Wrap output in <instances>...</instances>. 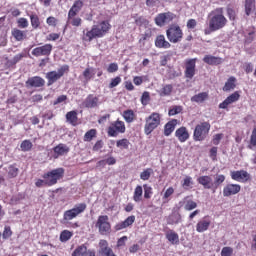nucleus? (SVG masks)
<instances>
[{
  "mask_svg": "<svg viewBox=\"0 0 256 256\" xmlns=\"http://www.w3.org/2000/svg\"><path fill=\"white\" fill-rule=\"evenodd\" d=\"M226 12H227V15H228L230 21H235V19L237 17V12H235V9H233L231 7H227Z\"/></svg>",
  "mask_w": 256,
  "mask_h": 256,
  "instance_id": "obj_56",
  "label": "nucleus"
},
{
  "mask_svg": "<svg viewBox=\"0 0 256 256\" xmlns=\"http://www.w3.org/2000/svg\"><path fill=\"white\" fill-rule=\"evenodd\" d=\"M166 239L172 244V245H177L179 244V234H177L173 230H169L166 232Z\"/></svg>",
  "mask_w": 256,
  "mask_h": 256,
  "instance_id": "obj_31",
  "label": "nucleus"
},
{
  "mask_svg": "<svg viewBox=\"0 0 256 256\" xmlns=\"http://www.w3.org/2000/svg\"><path fill=\"white\" fill-rule=\"evenodd\" d=\"M241 95L239 92H234L230 96H228L222 103L219 104L220 109H227L229 105H233V103H237L239 101Z\"/></svg>",
  "mask_w": 256,
  "mask_h": 256,
  "instance_id": "obj_16",
  "label": "nucleus"
},
{
  "mask_svg": "<svg viewBox=\"0 0 256 256\" xmlns=\"http://www.w3.org/2000/svg\"><path fill=\"white\" fill-rule=\"evenodd\" d=\"M121 83V77L117 76L113 79H111V82L109 84V89H113L114 87H117Z\"/></svg>",
  "mask_w": 256,
  "mask_h": 256,
  "instance_id": "obj_61",
  "label": "nucleus"
},
{
  "mask_svg": "<svg viewBox=\"0 0 256 256\" xmlns=\"http://www.w3.org/2000/svg\"><path fill=\"white\" fill-rule=\"evenodd\" d=\"M151 35H152L151 29H147L145 33L141 34L139 38L140 45L145 46V42L148 41V39H151Z\"/></svg>",
  "mask_w": 256,
  "mask_h": 256,
  "instance_id": "obj_43",
  "label": "nucleus"
},
{
  "mask_svg": "<svg viewBox=\"0 0 256 256\" xmlns=\"http://www.w3.org/2000/svg\"><path fill=\"white\" fill-rule=\"evenodd\" d=\"M27 87H43L45 80L39 76H34L26 81Z\"/></svg>",
  "mask_w": 256,
  "mask_h": 256,
  "instance_id": "obj_24",
  "label": "nucleus"
},
{
  "mask_svg": "<svg viewBox=\"0 0 256 256\" xmlns=\"http://www.w3.org/2000/svg\"><path fill=\"white\" fill-rule=\"evenodd\" d=\"M96 227L99 229V233L101 235H108V233H111V223H109V216H99Z\"/></svg>",
  "mask_w": 256,
  "mask_h": 256,
  "instance_id": "obj_10",
  "label": "nucleus"
},
{
  "mask_svg": "<svg viewBox=\"0 0 256 256\" xmlns=\"http://www.w3.org/2000/svg\"><path fill=\"white\" fill-rule=\"evenodd\" d=\"M71 256H96L95 250L87 248V245L81 244L75 248Z\"/></svg>",
  "mask_w": 256,
  "mask_h": 256,
  "instance_id": "obj_14",
  "label": "nucleus"
},
{
  "mask_svg": "<svg viewBox=\"0 0 256 256\" xmlns=\"http://www.w3.org/2000/svg\"><path fill=\"white\" fill-rule=\"evenodd\" d=\"M221 256H233V248L226 246L221 250Z\"/></svg>",
  "mask_w": 256,
  "mask_h": 256,
  "instance_id": "obj_59",
  "label": "nucleus"
},
{
  "mask_svg": "<svg viewBox=\"0 0 256 256\" xmlns=\"http://www.w3.org/2000/svg\"><path fill=\"white\" fill-rule=\"evenodd\" d=\"M144 199H151L153 197V188L147 184L143 185Z\"/></svg>",
  "mask_w": 256,
  "mask_h": 256,
  "instance_id": "obj_52",
  "label": "nucleus"
},
{
  "mask_svg": "<svg viewBox=\"0 0 256 256\" xmlns=\"http://www.w3.org/2000/svg\"><path fill=\"white\" fill-rule=\"evenodd\" d=\"M81 9H83V1H81V0L75 1L68 12L69 17H77V15H78L79 11H81Z\"/></svg>",
  "mask_w": 256,
  "mask_h": 256,
  "instance_id": "obj_26",
  "label": "nucleus"
},
{
  "mask_svg": "<svg viewBox=\"0 0 256 256\" xmlns=\"http://www.w3.org/2000/svg\"><path fill=\"white\" fill-rule=\"evenodd\" d=\"M149 101H151V96L149 92H143L141 96V103L142 105H149Z\"/></svg>",
  "mask_w": 256,
  "mask_h": 256,
  "instance_id": "obj_58",
  "label": "nucleus"
},
{
  "mask_svg": "<svg viewBox=\"0 0 256 256\" xmlns=\"http://www.w3.org/2000/svg\"><path fill=\"white\" fill-rule=\"evenodd\" d=\"M224 182H225V175L223 174L216 175L214 180V186L219 187V185H221V183H224Z\"/></svg>",
  "mask_w": 256,
  "mask_h": 256,
  "instance_id": "obj_60",
  "label": "nucleus"
},
{
  "mask_svg": "<svg viewBox=\"0 0 256 256\" xmlns=\"http://www.w3.org/2000/svg\"><path fill=\"white\" fill-rule=\"evenodd\" d=\"M225 10L223 8H216L208 14V28L204 30V35H211L215 31L223 29L228 21L225 17Z\"/></svg>",
  "mask_w": 256,
  "mask_h": 256,
  "instance_id": "obj_1",
  "label": "nucleus"
},
{
  "mask_svg": "<svg viewBox=\"0 0 256 256\" xmlns=\"http://www.w3.org/2000/svg\"><path fill=\"white\" fill-rule=\"evenodd\" d=\"M161 125V115L157 112L152 113L146 118V123L144 125L145 135H151L154 129H157Z\"/></svg>",
  "mask_w": 256,
  "mask_h": 256,
  "instance_id": "obj_3",
  "label": "nucleus"
},
{
  "mask_svg": "<svg viewBox=\"0 0 256 256\" xmlns=\"http://www.w3.org/2000/svg\"><path fill=\"white\" fill-rule=\"evenodd\" d=\"M174 193H175V188H173V187L167 188L164 191L163 196H162L163 203H169V201H171V197Z\"/></svg>",
  "mask_w": 256,
  "mask_h": 256,
  "instance_id": "obj_36",
  "label": "nucleus"
},
{
  "mask_svg": "<svg viewBox=\"0 0 256 256\" xmlns=\"http://www.w3.org/2000/svg\"><path fill=\"white\" fill-rule=\"evenodd\" d=\"M101 38L99 35V32L97 31V27L95 25L92 26V28L86 29L83 31V40L84 41H93L94 39Z\"/></svg>",
  "mask_w": 256,
  "mask_h": 256,
  "instance_id": "obj_17",
  "label": "nucleus"
},
{
  "mask_svg": "<svg viewBox=\"0 0 256 256\" xmlns=\"http://www.w3.org/2000/svg\"><path fill=\"white\" fill-rule=\"evenodd\" d=\"M250 143L253 145V147H256V128H254L252 131Z\"/></svg>",
  "mask_w": 256,
  "mask_h": 256,
  "instance_id": "obj_64",
  "label": "nucleus"
},
{
  "mask_svg": "<svg viewBox=\"0 0 256 256\" xmlns=\"http://www.w3.org/2000/svg\"><path fill=\"white\" fill-rule=\"evenodd\" d=\"M129 145H131V142L126 138L117 140L116 142V147H118V149H129Z\"/></svg>",
  "mask_w": 256,
  "mask_h": 256,
  "instance_id": "obj_45",
  "label": "nucleus"
},
{
  "mask_svg": "<svg viewBox=\"0 0 256 256\" xmlns=\"http://www.w3.org/2000/svg\"><path fill=\"white\" fill-rule=\"evenodd\" d=\"M209 131H211V124L209 122H201L196 125L193 133L194 141H205L207 135H209Z\"/></svg>",
  "mask_w": 256,
  "mask_h": 256,
  "instance_id": "obj_4",
  "label": "nucleus"
},
{
  "mask_svg": "<svg viewBox=\"0 0 256 256\" xmlns=\"http://www.w3.org/2000/svg\"><path fill=\"white\" fill-rule=\"evenodd\" d=\"M175 137L180 143H185L189 139V130L185 126H182L175 131Z\"/></svg>",
  "mask_w": 256,
  "mask_h": 256,
  "instance_id": "obj_21",
  "label": "nucleus"
},
{
  "mask_svg": "<svg viewBox=\"0 0 256 256\" xmlns=\"http://www.w3.org/2000/svg\"><path fill=\"white\" fill-rule=\"evenodd\" d=\"M155 47L157 49H171V43L165 39L164 35H159L155 39Z\"/></svg>",
  "mask_w": 256,
  "mask_h": 256,
  "instance_id": "obj_23",
  "label": "nucleus"
},
{
  "mask_svg": "<svg viewBox=\"0 0 256 256\" xmlns=\"http://www.w3.org/2000/svg\"><path fill=\"white\" fill-rule=\"evenodd\" d=\"M96 26V31H98V35L101 37H105L107 33H109V29H111V24L109 21H102L99 24L94 25Z\"/></svg>",
  "mask_w": 256,
  "mask_h": 256,
  "instance_id": "obj_20",
  "label": "nucleus"
},
{
  "mask_svg": "<svg viewBox=\"0 0 256 256\" xmlns=\"http://www.w3.org/2000/svg\"><path fill=\"white\" fill-rule=\"evenodd\" d=\"M151 175H153V170L151 168H147L140 173V179L142 181H149V179H151Z\"/></svg>",
  "mask_w": 256,
  "mask_h": 256,
  "instance_id": "obj_47",
  "label": "nucleus"
},
{
  "mask_svg": "<svg viewBox=\"0 0 256 256\" xmlns=\"http://www.w3.org/2000/svg\"><path fill=\"white\" fill-rule=\"evenodd\" d=\"M30 17V23L32 25V27L34 29H39L40 25H41V21L39 20V16H37V14L32 13L29 15Z\"/></svg>",
  "mask_w": 256,
  "mask_h": 256,
  "instance_id": "obj_41",
  "label": "nucleus"
},
{
  "mask_svg": "<svg viewBox=\"0 0 256 256\" xmlns=\"http://www.w3.org/2000/svg\"><path fill=\"white\" fill-rule=\"evenodd\" d=\"M244 7H245V13L247 17H249L253 9H255V0H245Z\"/></svg>",
  "mask_w": 256,
  "mask_h": 256,
  "instance_id": "obj_40",
  "label": "nucleus"
},
{
  "mask_svg": "<svg viewBox=\"0 0 256 256\" xmlns=\"http://www.w3.org/2000/svg\"><path fill=\"white\" fill-rule=\"evenodd\" d=\"M230 175L231 179H233V181H238V183H247V181L251 179V175L245 170L232 171Z\"/></svg>",
  "mask_w": 256,
  "mask_h": 256,
  "instance_id": "obj_13",
  "label": "nucleus"
},
{
  "mask_svg": "<svg viewBox=\"0 0 256 256\" xmlns=\"http://www.w3.org/2000/svg\"><path fill=\"white\" fill-rule=\"evenodd\" d=\"M184 209L185 211H193V209H197V202L186 197L184 200Z\"/></svg>",
  "mask_w": 256,
  "mask_h": 256,
  "instance_id": "obj_37",
  "label": "nucleus"
},
{
  "mask_svg": "<svg viewBox=\"0 0 256 256\" xmlns=\"http://www.w3.org/2000/svg\"><path fill=\"white\" fill-rule=\"evenodd\" d=\"M127 131V128L125 127V122L121 120H116L110 124L108 127L107 133L108 137H117L119 133L123 134Z\"/></svg>",
  "mask_w": 256,
  "mask_h": 256,
  "instance_id": "obj_7",
  "label": "nucleus"
},
{
  "mask_svg": "<svg viewBox=\"0 0 256 256\" xmlns=\"http://www.w3.org/2000/svg\"><path fill=\"white\" fill-rule=\"evenodd\" d=\"M77 111L73 110L70 112H67L66 114V121L67 123H70V125H73L75 127V125H77Z\"/></svg>",
  "mask_w": 256,
  "mask_h": 256,
  "instance_id": "obj_33",
  "label": "nucleus"
},
{
  "mask_svg": "<svg viewBox=\"0 0 256 256\" xmlns=\"http://www.w3.org/2000/svg\"><path fill=\"white\" fill-rule=\"evenodd\" d=\"M173 93V85L166 84L160 90H158V94L160 97H169Z\"/></svg>",
  "mask_w": 256,
  "mask_h": 256,
  "instance_id": "obj_32",
  "label": "nucleus"
},
{
  "mask_svg": "<svg viewBox=\"0 0 256 256\" xmlns=\"http://www.w3.org/2000/svg\"><path fill=\"white\" fill-rule=\"evenodd\" d=\"M68 23H71L73 27H81L82 20L76 16H69L68 14Z\"/></svg>",
  "mask_w": 256,
  "mask_h": 256,
  "instance_id": "obj_50",
  "label": "nucleus"
},
{
  "mask_svg": "<svg viewBox=\"0 0 256 256\" xmlns=\"http://www.w3.org/2000/svg\"><path fill=\"white\" fill-rule=\"evenodd\" d=\"M17 25L19 29H27L29 27V20L27 18H18Z\"/></svg>",
  "mask_w": 256,
  "mask_h": 256,
  "instance_id": "obj_54",
  "label": "nucleus"
},
{
  "mask_svg": "<svg viewBox=\"0 0 256 256\" xmlns=\"http://www.w3.org/2000/svg\"><path fill=\"white\" fill-rule=\"evenodd\" d=\"M175 127H177V119H173L166 123L164 127V135L169 137V135L175 131Z\"/></svg>",
  "mask_w": 256,
  "mask_h": 256,
  "instance_id": "obj_28",
  "label": "nucleus"
},
{
  "mask_svg": "<svg viewBox=\"0 0 256 256\" xmlns=\"http://www.w3.org/2000/svg\"><path fill=\"white\" fill-rule=\"evenodd\" d=\"M182 112H183V106L175 105L170 107L168 111V115L169 117H173L175 115H179V113H182Z\"/></svg>",
  "mask_w": 256,
  "mask_h": 256,
  "instance_id": "obj_44",
  "label": "nucleus"
},
{
  "mask_svg": "<svg viewBox=\"0 0 256 256\" xmlns=\"http://www.w3.org/2000/svg\"><path fill=\"white\" fill-rule=\"evenodd\" d=\"M20 149L24 152L31 151V149H33V143L31 142V140H24L20 144Z\"/></svg>",
  "mask_w": 256,
  "mask_h": 256,
  "instance_id": "obj_49",
  "label": "nucleus"
},
{
  "mask_svg": "<svg viewBox=\"0 0 256 256\" xmlns=\"http://www.w3.org/2000/svg\"><path fill=\"white\" fill-rule=\"evenodd\" d=\"M65 175V169L56 168L48 173H45L42 177L47 181V187H52V185H57V181L63 179Z\"/></svg>",
  "mask_w": 256,
  "mask_h": 256,
  "instance_id": "obj_6",
  "label": "nucleus"
},
{
  "mask_svg": "<svg viewBox=\"0 0 256 256\" xmlns=\"http://www.w3.org/2000/svg\"><path fill=\"white\" fill-rule=\"evenodd\" d=\"M94 137H97V130L91 129L85 133L84 141H93Z\"/></svg>",
  "mask_w": 256,
  "mask_h": 256,
  "instance_id": "obj_51",
  "label": "nucleus"
},
{
  "mask_svg": "<svg viewBox=\"0 0 256 256\" xmlns=\"http://www.w3.org/2000/svg\"><path fill=\"white\" fill-rule=\"evenodd\" d=\"M71 237H73V233L69 230H64L60 234V241L62 243H67V241H69V239H71Z\"/></svg>",
  "mask_w": 256,
  "mask_h": 256,
  "instance_id": "obj_48",
  "label": "nucleus"
},
{
  "mask_svg": "<svg viewBox=\"0 0 256 256\" xmlns=\"http://www.w3.org/2000/svg\"><path fill=\"white\" fill-rule=\"evenodd\" d=\"M99 247H100V253L103 254L107 250H109V243H107V240H100L99 242Z\"/></svg>",
  "mask_w": 256,
  "mask_h": 256,
  "instance_id": "obj_55",
  "label": "nucleus"
},
{
  "mask_svg": "<svg viewBox=\"0 0 256 256\" xmlns=\"http://www.w3.org/2000/svg\"><path fill=\"white\" fill-rule=\"evenodd\" d=\"M93 75L95 74L93 73L92 68H86L83 72V77L86 82L91 81V79H93Z\"/></svg>",
  "mask_w": 256,
  "mask_h": 256,
  "instance_id": "obj_53",
  "label": "nucleus"
},
{
  "mask_svg": "<svg viewBox=\"0 0 256 256\" xmlns=\"http://www.w3.org/2000/svg\"><path fill=\"white\" fill-rule=\"evenodd\" d=\"M122 117L126 123H133L135 121V112L131 109L125 110L122 114Z\"/></svg>",
  "mask_w": 256,
  "mask_h": 256,
  "instance_id": "obj_35",
  "label": "nucleus"
},
{
  "mask_svg": "<svg viewBox=\"0 0 256 256\" xmlns=\"http://www.w3.org/2000/svg\"><path fill=\"white\" fill-rule=\"evenodd\" d=\"M69 71L68 65H63L61 68H59L57 71H51L46 74V79H48V85H53V83H57L60 78L65 75Z\"/></svg>",
  "mask_w": 256,
  "mask_h": 256,
  "instance_id": "obj_8",
  "label": "nucleus"
},
{
  "mask_svg": "<svg viewBox=\"0 0 256 256\" xmlns=\"http://www.w3.org/2000/svg\"><path fill=\"white\" fill-rule=\"evenodd\" d=\"M135 223V216H129L124 221L119 222L115 225V231H121L123 229H127V227H131V225Z\"/></svg>",
  "mask_w": 256,
  "mask_h": 256,
  "instance_id": "obj_22",
  "label": "nucleus"
},
{
  "mask_svg": "<svg viewBox=\"0 0 256 256\" xmlns=\"http://www.w3.org/2000/svg\"><path fill=\"white\" fill-rule=\"evenodd\" d=\"M187 29H195L197 27V20L189 19L186 24Z\"/></svg>",
  "mask_w": 256,
  "mask_h": 256,
  "instance_id": "obj_63",
  "label": "nucleus"
},
{
  "mask_svg": "<svg viewBox=\"0 0 256 256\" xmlns=\"http://www.w3.org/2000/svg\"><path fill=\"white\" fill-rule=\"evenodd\" d=\"M133 201H135V203H141V201H143V186H136L133 193Z\"/></svg>",
  "mask_w": 256,
  "mask_h": 256,
  "instance_id": "obj_30",
  "label": "nucleus"
},
{
  "mask_svg": "<svg viewBox=\"0 0 256 256\" xmlns=\"http://www.w3.org/2000/svg\"><path fill=\"white\" fill-rule=\"evenodd\" d=\"M207 97H209V95L206 92H202V93L194 95L191 98V101L193 103H203V101H205L207 99Z\"/></svg>",
  "mask_w": 256,
  "mask_h": 256,
  "instance_id": "obj_39",
  "label": "nucleus"
},
{
  "mask_svg": "<svg viewBox=\"0 0 256 256\" xmlns=\"http://www.w3.org/2000/svg\"><path fill=\"white\" fill-rule=\"evenodd\" d=\"M191 185H193V178H191L190 176H186L182 183V187L184 189H189V187H191Z\"/></svg>",
  "mask_w": 256,
  "mask_h": 256,
  "instance_id": "obj_57",
  "label": "nucleus"
},
{
  "mask_svg": "<svg viewBox=\"0 0 256 256\" xmlns=\"http://www.w3.org/2000/svg\"><path fill=\"white\" fill-rule=\"evenodd\" d=\"M197 181L200 185L204 186V189H211L213 187V179L210 176H200Z\"/></svg>",
  "mask_w": 256,
  "mask_h": 256,
  "instance_id": "obj_27",
  "label": "nucleus"
},
{
  "mask_svg": "<svg viewBox=\"0 0 256 256\" xmlns=\"http://www.w3.org/2000/svg\"><path fill=\"white\" fill-rule=\"evenodd\" d=\"M12 36L14 37V39H16V41H23L25 37H27V34H25V31L14 28L12 30Z\"/></svg>",
  "mask_w": 256,
  "mask_h": 256,
  "instance_id": "obj_38",
  "label": "nucleus"
},
{
  "mask_svg": "<svg viewBox=\"0 0 256 256\" xmlns=\"http://www.w3.org/2000/svg\"><path fill=\"white\" fill-rule=\"evenodd\" d=\"M241 191V185L239 184H227L223 188V196L224 197H231V195H237Z\"/></svg>",
  "mask_w": 256,
  "mask_h": 256,
  "instance_id": "obj_19",
  "label": "nucleus"
},
{
  "mask_svg": "<svg viewBox=\"0 0 256 256\" xmlns=\"http://www.w3.org/2000/svg\"><path fill=\"white\" fill-rule=\"evenodd\" d=\"M166 37L170 43H181L183 41V30L179 25L173 24L166 30Z\"/></svg>",
  "mask_w": 256,
  "mask_h": 256,
  "instance_id": "obj_5",
  "label": "nucleus"
},
{
  "mask_svg": "<svg viewBox=\"0 0 256 256\" xmlns=\"http://www.w3.org/2000/svg\"><path fill=\"white\" fill-rule=\"evenodd\" d=\"M211 225V220L204 218L196 224V231L197 233H205L209 229Z\"/></svg>",
  "mask_w": 256,
  "mask_h": 256,
  "instance_id": "obj_25",
  "label": "nucleus"
},
{
  "mask_svg": "<svg viewBox=\"0 0 256 256\" xmlns=\"http://www.w3.org/2000/svg\"><path fill=\"white\" fill-rule=\"evenodd\" d=\"M204 63H207V65H221L223 63V60L220 57H215L211 55H206L203 58Z\"/></svg>",
  "mask_w": 256,
  "mask_h": 256,
  "instance_id": "obj_29",
  "label": "nucleus"
},
{
  "mask_svg": "<svg viewBox=\"0 0 256 256\" xmlns=\"http://www.w3.org/2000/svg\"><path fill=\"white\" fill-rule=\"evenodd\" d=\"M175 19H177V15L173 14V12H164L158 14L154 21L158 27H165V25H169Z\"/></svg>",
  "mask_w": 256,
  "mask_h": 256,
  "instance_id": "obj_9",
  "label": "nucleus"
},
{
  "mask_svg": "<svg viewBox=\"0 0 256 256\" xmlns=\"http://www.w3.org/2000/svg\"><path fill=\"white\" fill-rule=\"evenodd\" d=\"M7 171L9 179H15L19 175V168L15 167V165H10Z\"/></svg>",
  "mask_w": 256,
  "mask_h": 256,
  "instance_id": "obj_46",
  "label": "nucleus"
},
{
  "mask_svg": "<svg viewBox=\"0 0 256 256\" xmlns=\"http://www.w3.org/2000/svg\"><path fill=\"white\" fill-rule=\"evenodd\" d=\"M107 71L108 73H115L116 71H119V65H117V63H111L109 64Z\"/></svg>",
  "mask_w": 256,
  "mask_h": 256,
  "instance_id": "obj_62",
  "label": "nucleus"
},
{
  "mask_svg": "<svg viewBox=\"0 0 256 256\" xmlns=\"http://www.w3.org/2000/svg\"><path fill=\"white\" fill-rule=\"evenodd\" d=\"M235 83H237V78H235L234 76L230 77L224 87H223V91H233V89H235L236 85Z\"/></svg>",
  "mask_w": 256,
  "mask_h": 256,
  "instance_id": "obj_34",
  "label": "nucleus"
},
{
  "mask_svg": "<svg viewBox=\"0 0 256 256\" xmlns=\"http://www.w3.org/2000/svg\"><path fill=\"white\" fill-rule=\"evenodd\" d=\"M70 149L67 144L60 143L56 147L53 148V158L59 159V157H63L69 153Z\"/></svg>",
  "mask_w": 256,
  "mask_h": 256,
  "instance_id": "obj_15",
  "label": "nucleus"
},
{
  "mask_svg": "<svg viewBox=\"0 0 256 256\" xmlns=\"http://www.w3.org/2000/svg\"><path fill=\"white\" fill-rule=\"evenodd\" d=\"M53 51V45L45 44L43 46L36 47L32 50V55L34 57H49Z\"/></svg>",
  "mask_w": 256,
  "mask_h": 256,
  "instance_id": "obj_12",
  "label": "nucleus"
},
{
  "mask_svg": "<svg viewBox=\"0 0 256 256\" xmlns=\"http://www.w3.org/2000/svg\"><path fill=\"white\" fill-rule=\"evenodd\" d=\"M83 107H86L87 109H95V107H99V97L89 94L84 102H83Z\"/></svg>",
  "mask_w": 256,
  "mask_h": 256,
  "instance_id": "obj_18",
  "label": "nucleus"
},
{
  "mask_svg": "<svg viewBox=\"0 0 256 256\" xmlns=\"http://www.w3.org/2000/svg\"><path fill=\"white\" fill-rule=\"evenodd\" d=\"M87 209V204L80 203L76 204L72 209L66 210L63 214L62 223H69V221H73V219H77L81 213H83Z\"/></svg>",
  "mask_w": 256,
  "mask_h": 256,
  "instance_id": "obj_2",
  "label": "nucleus"
},
{
  "mask_svg": "<svg viewBox=\"0 0 256 256\" xmlns=\"http://www.w3.org/2000/svg\"><path fill=\"white\" fill-rule=\"evenodd\" d=\"M178 223H181V214L176 213L169 216L168 225H178Z\"/></svg>",
  "mask_w": 256,
  "mask_h": 256,
  "instance_id": "obj_42",
  "label": "nucleus"
},
{
  "mask_svg": "<svg viewBox=\"0 0 256 256\" xmlns=\"http://www.w3.org/2000/svg\"><path fill=\"white\" fill-rule=\"evenodd\" d=\"M197 67V58H191L185 60V71L184 75L186 79H193L195 77Z\"/></svg>",
  "mask_w": 256,
  "mask_h": 256,
  "instance_id": "obj_11",
  "label": "nucleus"
}]
</instances>
